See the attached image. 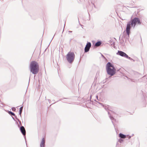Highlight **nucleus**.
Wrapping results in <instances>:
<instances>
[{
  "label": "nucleus",
  "instance_id": "1",
  "mask_svg": "<svg viewBox=\"0 0 147 147\" xmlns=\"http://www.w3.org/2000/svg\"><path fill=\"white\" fill-rule=\"evenodd\" d=\"M30 71L34 75L37 74L39 71V65L38 63L34 61L30 62Z\"/></svg>",
  "mask_w": 147,
  "mask_h": 147
},
{
  "label": "nucleus",
  "instance_id": "2",
  "mask_svg": "<svg viewBox=\"0 0 147 147\" xmlns=\"http://www.w3.org/2000/svg\"><path fill=\"white\" fill-rule=\"evenodd\" d=\"M94 101H96V102L98 103L99 104H100L107 111L108 114L109 115V117L110 119L111 120L112 122L114 125V127H115V124L114 123V121H116V120L112 116L111 114L109 111V108H110V106L108 105H106L105 104H103L102 103H100L97 101L96 100H95Z\"/></svg>",
  "mask_w": 147,
  "mask_h": 147
},
{
  "label": "nucleus",
  "instance_id": "3",
  "mask_svg": "<svg viewBox=\"0 0 147 147\" xmlns=\"http://www.w3.org/2000/svg\"><path fill=\"white\" fill-rule=\"evenodd\" d=\"M75 57V55L73 52H69L66 55V59L68 62L71 63L74 61Z\"/></svg>",
  "mask_w": 147,
  "mask_h": 147
},
{
  "label": "nucleus",
  "instance_id": "4",
  "mask_svg": "<svg viewBox=\"0 0 147 147\" xmlns=\"http://www.w3.org/2000/svg\"><path fill=\"white\" fill-rule=\"evenodd\" d=\"M116 54L117 55H120L121 56L124 57L130 60H132L134 62L135 61L133 59L130 57H129L128 56L126 53L122 51L119 50L118 51V52Z\"/></svg>",
  "mask_w": 147,
  "mask_h": 147
},
{
  "label": "nucleus",
  "instance_id": "5",
  "mask_svg": "<svg viewBox=\"0 0 147 147\" xmlns=\"http://www.w3.org/2000/svg\"><path fill=\"white\" fill-rule=\"evenodd\" d=\"M132 24L131 23V21L128 22L127 24L125 30L126 35H127V36L128 37H129V34L130 33V30L131 28V27L133 26Z\"/></svg>",
  "mask_w": 147,
  "mask_h": 147
},
{
  "label": "nucleus",
  "instance_id": "6",
  "mask_svg": "<svg viewBox=\"0 0 147 147\" xmlns=\"http://www.w3.org/2000/svg\"><path fill=\"white\" fill-rule=\"evenodd\" d=\"M124 32L125 31H124L123 33V36L120 39V36L119 37V43L121 44H122V45L123 46L125 45V43H123L125 41V42H126L127 39H128L129 38L127 36V35H126V34L124 33Z\"/></svg>",
  "mask_w": 147,
  "mask_h": 147
},
{
  "label": "nucleus",
  "instance_id": "7",
  "mask_svg": "<svg viewBox=\"0 0 147 147\" xmlns=\"http://www.w3.org/2000/svg\"><path fill=\"white\" fill-rule=\"evenodd\" d=\"M131 23L132 24V26L133 25L134 27L137 24L139 25L141 24L140 19L138 17H135L134 18L132 21H131Z\"/></svg>",
  "mask_w": 147,
  "mask_h": 147
},
{
  "label": "nucleus",
  "instance_id": "8",
  "mask_svg": "<svg viewBox=\"0 0 147 147\" xmlns=\"http://www.w3.org/2000/svg\"><path fill=\"white\" fill-rule=\"evenodd\" d=\"M106 69L108 74L111 76H113L116 73V69L115 67Z\"/></svg>",
  "mask_w": 147,
  "mask_h": 147
},
{
  "label": "nucleus",
  "instance_id": "9",
  "mask_svg": "<svg viewBox=\"0 0 147 147\" xmlns=\"http://www.w3.org/2000/svg\"><path fill=\"white\" fill-rule=\"evenodd\" d=\"M91 46V43L90 42H87L86 45L84 48V53H87L88 52Z\"/></svg>",
  "mask_w": 147,
  "mask_h": 147
},
{
  "label": "nucleus",
  "instance_id": "10",
  "mask_svg": "<svg viewBox=\"0 0 147 147\" xmlns=\"http://www.w3.org/2000/svg\"><path fill=\"white\" fill-rule=\"evenodd\" d=\"M20 130L22 135L24 136L25 139L26 144L27 145L26 139V131L25 128L23 126H21L20 127Z\"/></svg>",
  "mask_w": 147,
  "mask_h": 147
},
{
  "label": "nucleus",
  "instance_id": "11",
  "mask_svg": "<svg viewBox=\"0 0 147 147\" xmlns=\"http://www.w3.org/2000/svg\"><path fill=\"white\" fill-rule=\"evenodd\" d=\"M134 135V134H132V136H130L129 135H125L121 133H120L119 135L118 136L119 138H124L125 139L126 138H128V139L131 138V137Z\"/></svg>",
  "mask_w": 147,
  "mask_h": 147
},
{
  "label": "nucleus",
  "instance_id": "12",
  "mask_svg": "<svg viewBox=\"0 0 147 147\" xmlns=\"http://www.w3.org/2000/svg\"><path fill=\"white\" fill-rule=\"evenodd\" d=\"M93 44L94 47H98L100 46L102 44V42L101 41L97 40L96 42H95L94 41L92 42Z\"/></svg>",
  "mask_w": 147,
  "mask_h": 147
},
{
  "label": "nucleus",
  "instance_id": "13",
  "mask_svg": "<svg viewBox=\"0 0 147 147\" xmlns=\"http://www.w3.org/2000/svg\"><path fill=\"white\" fill-rule=\"evenodd\" d=\"M115 67L113 65V64H112L110 62H108L106 65V69H109L111 68Z\"/></svg>",
  "mask_w": 147,
  "mask_h": 147
},
{
  "label": "nucleus",
  "instance_id": "14",
  "mask_svg": "<svg viewBox=\"0 0 147 147\" xmlns=\"http://www.w3.org/2000/svg\"><path fill=\"white\" fill-rule=\"evenodd\" d=\"M45 140L44 138H42L40 144V147H45Z\"/></svg>",
  "mask_w": 147,
  "mask_h": 147
},
{
  "label": "nucleus",
  "instance_id": "15",
  "mask_svg": "<svg viewBox=\"0 0 147 147\" xmlns=\"http://www.w3.org/2000/svg\"><path fill=\"white\" fill-rule=\"evenodd\" d=\"M91 4H92V5H93L94 7L95 8H96L95 4L97 3V1L96 0H91Z\"/></svg>",
  "mask_w": 147,
  "mask_h": 147
},
{
  "label": "nucleus",
  "instance_id": "16",
  "mask_svg": "<svg viewBox=\"0 0 147 147\" xmlns=\"http://www.w3.org/2000/svg\"><path fill=\"white\" fill-rule=\"evenodd\" d=\"M23 106H22L19 109V114L21 117V114L22 111Z\"/></svg>",
  "mask_w": 147,
  "mask_h": 147
},
{
  "label": "nucleus",
  "instance_id": "17",
  "mask_svg": "<svg viewBox=\"0 0 147 147\" xmlns=\"http://www.w3.org/2000/svg\"><path fill=\"white\" fill-rule=\"evenodd\" d=\"M10 115L12 117V116H14L16 119H17L18 118L17 116L15 115V113L11 111H10Z\"/></svg>",
  "mask_w": 147,
  "mask_h": 147
},
{
  "label": "nucleus",
  "instance_id": "18",
  "mask_svg": "<svg viewBox=\"0 0 147 147\" xmlns=\"http://www.w3.org/2000/svg\"><path fill=\"white\" fill-rule=\"evenodd\" d=\"M118 142L120 143H121L123 142V140L122 138H120L118 140Z\"/></svg>",
  "mask_w": 147,
  "mask_h": 147
},
{
  "label": "nucleus",
  "instance_id": "19",
  "mask_svg": "<svg viewBox=\"0 0 147 147\" xmlns=\"http://www.w3.org/2000/svg\"><path fill=\"white\" fill-rule=\"evenodd\" d=\"M11 109L13 111H15L16 110V109L14 107H12L11 108Z\"/></svg>",
  "mask_w": 147,
  "mask_h": 147
},
{
  "label": "nucleus",
  "instance_id": "20",
  "mask_svg": "<svg viewBox=\"0 0 147 147\" xmlns=\"http://www.w3.org/2000/svg\"><path fill=\"white\" fill-rule=\"evenodd\" d=\"M100 54H101V56L105 60H107V59L102 54H101V53H100Z\"/></svg>",
  "mask_w": 147,
  "mask_h": 147
},
{
  "label": "nucleus",
  "instance_id": "21",
  "mask_svg": "<svg viewBox=\"0 0 147 147\" xmlns=\"http://www.w3.org/2000/svg\"><path fill=\"white\" fill-rule=\"evenodd\" d=\"M16 120H18V121L19 122V123L20 125H22V123L21 121L19 120V119L18 118L17 119H16Z\"/></svg>",
  "mask_w": 147,
  "mask_h": 147
},
{
  "label": "nucleus",
  "instance_id": "22",
  "mask_svg": "<svg viewBox=\"0 0 147 147\" xmlns=\"http://www.w3.org/2000/svg\"><path fill=\"white\" fill-rule=\"evenodd\" d=\"M12 118L15 121H16V123H17V122L16 121V120L15 118V117H12Z\"/></svg>",
  "mask_w": 147,
  "mask_h": 147
},
{
  "label": "nucleus",
  "instance_id": "23",
  "mask_svg": "<svg viewBox=\"0 0 147 147\" xmlns=\"http://www.w3.org/2000/svg\"><path fill=\"white\" fill-rule=\"evenodd\" d=\"M120 144H119L118 142L117 143V146H117L118 147H119L120 146Z\"/></svg>",
  "mask_w": 147,
  "mask_h": 147
},
{
  "label": "nucleus",
  "instance_id": "24",
  "mask_svg": "<svg viewBox=\"0 0 147 147\" xmlns=\"http://www.w3.org/2000/svg\"><path fill=\"white\" fill-rule=\"evenodd\" d=\"M48 101L50 103V102L51 101V100L50 99H48Z\"/></svg>",
  "mask_w": 147,
  "mask_h": 147
},
{
  "label": "nucleus",
  "instance_id": "25",
  "mask_svg": "<svg viewBox=\"0 0 147 147\" xmlns=\"http://www.w3.org/2000/svg\"><path fill=\"white\" fill-rule=\"evenodd\" d=\"M96 98H97V99L98 100V96L97 95L96 96Z\"/></svg>",
  "mask_w": 147,
  "mask_h": 147
},
{
  "label": "nucleus",
  "instance_id": "26",
  "mask_svg": "<svg viewBox=\"0 0 147 147\" xmlns=\"http://www.w3.org/2000/svg\"><path fill=\"white\" fill-rule=\"evenodd\" d=\"M96 98H97V99L98 100V96L97 95L96 96Z\"/></svg>",
  "mask_w": 147,
  "mask_h": 147
},
{
  "label": "nucleus",
  "instance_id": "27",
  "mask_svg": "<svg viewBox=\"0 0 147 147\" xmlns=\"http://www.w3.org/2000/svg\"><path fill=\"white\" fill-rule=\"evenodd\" d=\"M63 100V99H62V98H61V99H60V100H59H59ZM58 101H59V100H58V101H57L56 102H58Z\"/></svg>",
  "mask_w": 147,
  "mask_h": 147
},
{
  "label": "nucleus",
  "instance_id": "28",
  "mask_svg": "<svg viewBox=\"0 0 147 147\" xmlns=\"http://www.w3.org/2000/svg\"><path fill=\"white\" fill-rule=\"evenodd\" d=\"M130 79V80H131V81H133V79Z\"/></svg>",
  "mask_w": 147,
  "mask_h": 147
},
{
  "label": "nucleus",
  "instance_id": "29",
  "mask_svg": "<svg viewBox=\"0 0 147 147\" xmlns=\"http://www.w3.org/2000/svg\"><path fill=\"white\" fill-rule=\"evenodd\" d=\"M68 32H72V31H68Z\"/></svg>",
  "mask_w": 147,
  "mask_h": 147
},
{
  "label": "nucleus",
  "instance_id": "30",
  "mask_svg": "<svg viewBox=\"0 0 147 147\" xmlns=\"http://www.w3.org/2000/svg\"><path fill=\"white\" fill-rule=\"evenodd\" d=\"M111 76H109V77H108V78H110L111 77Z\"/></svg>",
  "mask_w": 147,
  "mask_h": 147
},
{
  "label": "nucleus",
  "instance_id": "31",
  "mask_svg": "<svg viewBox=\"0 0 147 147\" xmlns=\"http://www.w3.org/2000/svg\"><path fill=\"white\" fill-rule=\"evenodd\" d=\"M125 77H126L127 78H128V79H129V78H128V77H127V76H125Z\"/></svg>",
  "mask_w": 147,
  "mask_h": 147
},
{
  "label": "nucleus",
  "instance_id": "32",
  "mask_svg": "<svg viewBox=\"0 0 147 147\" xmlns=\"http://www.w3.org/2000/svg\"><path fill=\"white\" fill-rule=\"evenodd\" d=\"M111 111V112H113V111Z\"/></svg>",
  "mask_w": 147,
  "mask_h": 147
},
{
  "label": "nucleus",
  "instance_id": "33",
  "mask_svg": "<svg viewBox=\"0 0 147 147\" xmlns=\"http://www.w3.org/2000/svg\"><path fill=\"white\" fill-rule=\"evenodd\" d=\"M121 18V19H122V20H124L123 19H121V18Z\"/></svg>",
  "mask_w": 147,
  "mask_h": 147
},
{
  "label": "nucleus",
  "instance_id": "34",
  "mask_svg": "<svg viewBox=\"0 0 147 147\" xmlns=\"http://www.w3.org/2000/svg\"><path fill=\"white\" fill-rule=\"evenodd\" d=\"M113 44H115V42H113Z\"/></svg>",
  "mask_w": 147,
  "mask_h": 147
},
{
  "label": "nucleus",
  "instance_id": "35",
  "mask_svg": "<svg viewBox=\"0 0 147 147\" xmlns=\"http://www.w3.org/2000/svg\"><path fill=\"white\" fill-rule=\"evenodd\" d=\"M55 103V102H54V103H52V104H54Z\"/></svg>",
  "mask_w": 147,
  "mask_h": 147
},
{
  "label": "nucleus",
  "instance_id": "36",
  "mask_svg": "<svg viewBox=\"0 0 147 147\" xmlns=\"http://www.w3.org/2000/svg\"><path fill=\"white\" fill-rule=\"evenodd\" d=\"M108 78H106V79H107Z\"/></svg>",
  "mask_w": 147,
  "mask_h": 147
},
{
  "label": "nucleus",
  "instance_id": "37",
  "mask_svg": "<svg viewBox=\"0 0 147 147\" xmlns=\"http://www.w3.org/2000/svg\"><path fill=\"white\" fill-rule=\"evenodd\" d=\"M18 127H19V125H18Z\"/></svg>",
  "mask_w": 147,
  "mask_h": 147
},
{
  "label": "nucleus",
  "instance_id": "38",
  "mask_svg": "<svg viewBox=\"0 0 147 147\" xmlns=\"http://www.w3.org/2000/svg\"><path fill=\"white\" fill-rule=\"evenodd\" d=\"M65 99H67V98H64Z\"/></svg>",
  "mask_w": 147,
  "mask_h": 147
},
{
  "label": "nucleus",
  "instance_id": "39",
  "mask_svg": "<svg viewBox=\"0 0 147 147\" xmlns=\"http://www.w3.org/2000/svg\"><path fill=\"white\" fill-rule=\"evenodd\" d=\"M53 37H53L52 39H53Z\"/></svg>",
  "mask_w": 147,
  "mask_h": 147
}]
</instances>
